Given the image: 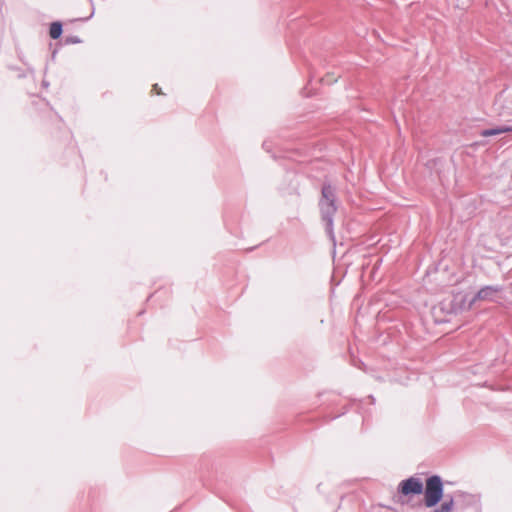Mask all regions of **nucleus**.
Here are the masks:
<instances>
[{
    "label": "nucleus",
    "instance_id": "1",
    "mask_svg": "<svg viewBox=\"0 0 512 512\" xmlns=\"http://www.w3.org/2000/svg\"><path fill=\"white\" fill-rule=\"evenodd\" d=\"M397 492L401 496H414L423 493L425 506L433 508L444 497V484L442 478L435 474L426 479L424 488L420 478L411 476L398 484Z\"/></svg>",
    "mask_w": 512,
    "mask_h": 512
},
{
    "label": "nucleus",
    "instance_id": "2",
    "mask_svg": "<svg viewBox=\"0 0 512 512\" xmlns=\"http://www.w3.org/2000/svg\"><path fill=\"white\" fill-rule=\"evenodd\" d=\"M339 201L336 187L329 182H324L321 188V196L318 207L325 231L330 239L334 240V217L338 211Z\"/></svg>",
    "mask_w": 512,
    "mask_h": 512
},
{
    "label": "nucleus",
    "instance_id": "3",
    "mask_svg": "<svg viewBox=\"0 0 512 512\" xmlns=\"http://www.w3.org/2000/svg\"><path fill=\"white\" fill-rule=\"evenodd\" d=\"M501 285H487L478 290V292L469 299L468 307H472L477 301H490L496 300L497 295L502 292Z\"/></svg>",
    "mask_w": 512,
    "mask_h": 512
},
{
    "label": "nucleus",
    "instance_id": "4",
    "mask_svg": "<svg viewBox=\"0 0 512 512\" xmlns=\"http://www.w3.org/2000/svg\"><path fill=\"white\" fill-rule=\"evenodd\" d=\"M468 302L469 300L465 295L457 294L450 300L443 301L441 303V310L449 314H457L463 310L471 309V307H468Z\"/></svg>",
    "mask_w": 512,
    "mask_h": 512
},
{
    "label": "nucleus",
    "instance_id": "5",
    "mask_svg": "<svg viewBox=\"0 0 512 512\" xmlns=\"http://www.w3.org/2000/svg\"><path fill=\"white\" fill-rule=\"evenodd\" d=\"M63 33V24L60 21H54L50 24L49 35L52 39L57 40Z\"/></svg>",
    "mask_w": 512,
    "mask_h": 512
},
{
    "label": "nucleus",
    "instance_id": "6",
    "mask_svg": "<svg viewBox=\"0 0 512 512\" xmlns=\"http://www.w3.org/2000/svg\"><path fill=\"white\" fill-rule=\"evenodd\" d=\"M454 507V499L452 496L447 495L446 500L440 505V507L435 508L431 512H452Z\"/></svg>",
    "mask_w": 512,
    "mask_h": 512
},
{
    "label": "nucleus",
    "instance_id": "7",
    "mask_svg": "<svg viewBox=\"0 0 512 512\" xmlns=\"http://www.w3.org/2000/svg\"><path fill=\"white\" fill-rule=\"evenodd\" d=\"M511 131H512V127L505 126V127H501V128L486 129L482 132V135L485 137H488V136H494V135H498V134L505 133V132H511Z\"/></svg>",
    "mask_w": 512,
    "mask_h": 512
},
{
    "label": "nucleus",
    "instance_id": "8",
    "mask_svg": "<svg viewBox=\"0 0 512 512\" xmlns=\"http://www.w3.org/2000/svg\"><path fill=\"white\" fill-rule=\"evenodd\" d=\"M460 496L463 497L464 499H467V502L469 504L476 503L479 501L478 497L472 494L461 493Z\"/></svg>",
    "mask_w": 512,
    "mask_h": 512
},
{
    "label": "nucleus",
    "instance_id": "9",
    "mask_svg": "<svg viewBox=\"0 0 512 512\" xmlns=\"http://www.w3.org/2000/svg\"><path fill=\"white\" fill-rule=\"evenodd\" d=\"M82 40L78 37V36H67L65 38V43L66 44H78V43H81Z\"/></svg>",
    "mask_w": 512,
    "mask_h": 512
},
{
    "label": "nucleus",
    "instance_id": "10",
    "mask_svg": "<svg viewBox=\"0 0 512 512\" xmlns=\"http://www.w3.org/2000/svg\"><path fill=\"white\" fill-rule=\"evenodd\" d=\"M88 1H89V2L91 3V5H92V12H91V14H90L88 17L82 18L81 20H83V21H87V20H89V19L94 15V11H95V10H94V7H93V1H92V0H88Z\"/></svg>",
    "mask_w": 512,
    "mask_h": 512
},
{
    "label": "nucleus",
    "instance_id": "11",
    "mask_svg": "<svg viewBox=\"0 0 512 512\" xmlns=\"http://www.w3.org/2000/svg\"><path fill=\"white\" fill-rule=\"evenodd\" d=\"M153 91H155L157 94H161L162 93L160 88H159V86H158V84H154L153 85Z\"/></svg>",
    "mask_w": 512,
    "mask_h": 512
},
{
    "label": "nucleus",
    "instance_id": "12",
    "mask_svg": "<svg viewBox=\"0 0 512 512\" xmlns=\"http://www.w3.org/2000/svg\"><path fill=\"white\" fill-rule=\"evenodd\" d=\"M322 82H325L326 84H331L335 80H329V79H321Z\"/></svg>",
    "mask_w": 512,
    "mask_h": 512
},
{
    "label": "nucleus",
    "instance_id": "13",
    "mask_svg": "<svg viewBox=\"0 0 512 512\" xmlns=\"http://www.w3.org/2000/svg\"><path fill=\"white\" fill-rule=\"evenodd\" d=\"M263 147H264L267 151L269 150V145H268V143H267L266 141L263 143Z\"/></svg>",
    "mask_w": 512,
    "mask_h": 512
},
{
    "label": "nucleus",
    "instance_id": "14",
    "mask_svg": "<svg viewBox=\"0 0 512 512\" xmlns=\"http://www.w3.org/2000/svg\"><path fill=\"white\" fill-rule=\"evenodd\" d=\"M56 54H57V50H54L53 53H52V59L55 58Z\"/></svg>",
    "mask_w": 512,
    "mask_h": 512
},
{
    "label": "nucleus",
    "instance_id": "15",
    "mask_svg": "<svg viewBox=\"0 0 512 512\" xmlns=\"http://www.w3.org/2000/svg\"><path fill=\"white\" fill-rule=\"evenodd\" d=\"M369 399H371L372 403L375 402V399H374V397L372 395L369 396Z\"/></svg>",
    "mask_w": 512,
    "mask_h": 512
},
{
    "label": "nucleus",
    "instance_id": "16",
    "mask_svg": "<svg viewBox=\"0 0 512 512\" xmlns=\"http://www.w3.org/2000/svg\"><path fill=\"white\" fill-rule=\"evenodd\" d=\"M478 512H480V511H478Z\"/></svg>",
    "mask_w": 512,
    "mask_h": 512
}]
</instances>
